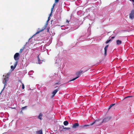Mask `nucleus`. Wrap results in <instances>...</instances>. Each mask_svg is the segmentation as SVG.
<instances>
[{
	"label": "nucleus",
	"instance_id": "1",
	"mask_svg": "<svg viewBox=\"0 0 134 134\" xmlns=\"http://www.w3.org/2000/svg\"><path fill=\"white\" fill-rule=\"evenodd\" d=\"M83 72V71L81 70H80L79 71L77 72L76 74V75L77 76V77L75 78L72 80H71L70 81H73L78 78L80 76V74Z\"/></svg>",
	"mask_w": 134,
	"mask_h": 134
},
{
	"label": "nucleus",
	"instance_id": "2",
	"mask_svg": "<svg viewBox=\"0 0 134 134\" xmlns=\"http://www.w3.org/2000/svg\"><path fill=\"white\" fill-rule=\"evenodd\" d=\"M102 122L101 121V120L100 119H99L98 120H96L92 124H90V125H92L94 124L95 123H96V124L97 125H100L101 123H102Z\"/></svg>",
	"mask_w": 134,
	"mask_h": 134
},
{
	"label": "nucleus",
	"instance_id": "3",
	"mask_svg": "<svg viewBox=\"0 0 134 134\" xmlns=\"http://www.w3.org/2000/svg\"><path fill=\"white\" fill-rule=\"evenodd\" d=\"M8 77L7 76H5V77L4 79L3 80V83L4 84V87L3 88L4 89L5 87V85L7 84V81H8Z\"/></svg>",
	"mask_w": 134,
	"mask_h": 134
},
{
	"label": "nucleus",
	"instance_id": "4",
	"mask_svg": "<svg viewBox=\"0 0 134 134\" xmlns=\"http://www.w3.org/2000/svg\"><path fill=\"white\" fill-rule=\"evenodd\" d=\"M129 18L131 19H133L134 18V10H132L131 12L129 14Z\"/></svg>",
	"mask_w": 134,
	"mask_h": 134
},
{
	"label": "nucleus",
	"instance_id": "5",
	"mask_svg": "<svg viewBox=\"0 0 134 134\" xmlns=\"http://www.w3.org/2000/svg\"><path fill=\"white\" fill-rule=\"evenodd\" d=\"M19 54L18 53H16L15 54L14 56V59L15 60L17 61H17L19 59Z\"/></svg>",
	"mask_w": 134,
	"mask_h": 134
},
{
	"label": "nucleus",
	"instance_id": "6",
	"mask_svg": "<svg viewBox=\"0 0 134 134\" xmlns=\"http://www.w3.org/2000/svg\"><path fill=\"white\" fill-rule=\"evenodd\" d=\"M59 87L57 89H56L54 90L52 93V94H53L52 96H51V97L53 98L55 96L56 93L59 90Z\"/></svg>",
	"mask_w": 134,
	"mask_h": 134
},
{
	"label": "nucleus",
	"instance_id": "7",
	"mask_svg": "<svg viewBox=\"0 0 134 134\" xmlns=\"http://www.w3.org/2000/svg\"><path fill=\"white\" fill-rule=\"evenodd\" d=\"M111 118L110 117H107L105 118L104 119L102 122H107Z\"/></svg>",
	"mask_w": 134,
	"mask_h": 134
},
{
	"label": "nucleus",
	"instance_id": "8",
	"mask_svg": "<svg viewBox=\"0 0 134 134\" xmlns=\"http://www.w3.org/2000/svg\"><path fill=\"white\" fill-rule=\"evenodd\" d=\"M108 45H107L104 47V55L105 57H106L107 55V51L108 47Z\"/></svg>",
	"mask_w": 134,
	"mask_h": 134
},
{
	"label": "nucleus",
	"instance_id": "9",
	"mask_svg": "<svg viewBox=\"0 0 134 134\" xmlns=\"http://www.w3.org/2000/svg\"><path fill=\"white\" fill-rule=\"evenodd\" d=\"M18 63V62L16 61L15 62V65H14V66H13V65L11 66V69L13 70L15 69V67H16V65H17Z\"/></svg>",
	"mask_w": 134,
	"mask_h": 134
},
{
	"label": "nucleus",
	"instance_id": "10",
	"mask_svg": "<svg viewBox=\"0 0 134 134\" xmlns=\"http://www.w3.org/2000/svg\"><path fill=\"white\" fill-rule=\"evenodd\" d=\"M79 125V124L78 123H75L72 126V128H76Z\"/></svg>",
	"mask_w": 134,
	"mask_h": 134
},
{
	"label": "nucleus",
	"instance_id": "11",
	"mask_svg": "<svg viewBox=\"0 0 134 134\" xmlns=\"http://www.w3.org/2000/svg\"><path fill=\"white\" fill-rule=\"evenodd\" d=\"M116 44L117 45H119L121 44L122 41L120 40H117L116 41Z\"/></svg>",
	"mask_w": 134,
	"mask_h": 134
},
{
	"label": "nucleus",
	"instance_id": "12",
	"mask_svg": "<svg viewBox=\"0 0 134 134\" xmlns=\"http://www.w3.org/2000/svg\"><path fill=\"white\" fill-rule=\"evenodd\" d=\"M36 133L37 134H43L42 131V130L37 131Z\"/></svg>",
	"mask_w": 134,
	"mask_h": 134
},
{
	"label": "nucleus",
	"instance_id": "13",
	"mask_svg": "<svg viewBox=\"0 0 134 134\" xmlns=\"http://www.w3.org/2000/svg\"><path fill=\"white\" fill-rule=\"evenodd\" d=\"M42 114L41 113H40L39 114V115L38 117V119H40V120H42Z\"/></svg>",
	"mask_w": 134,
	"mask_h": 134
},
{
	"label": "nucleus",
	"instance_id": "14",
	"mask_svg": "<svg viewBox=\"0 0 134 134\" xmlns=\"http://www.w3.org/2000/svg\"><path fill=\"white\" fill-rule=\"evenodd\" d=\"M63 124L64 125L66 126V125H67L69 123H68V122L67 121H64Z\"/></svg>",
	"mask_w": 134,
	"mask_h": 134
},
{
	"label": "nucleus",
	"instance_id": "15",
	"mask_svg": "<svg viewBox=\"0 0 134 134\" xmlns=\"http://www.w3.org/2000/svg\"><path fill=\"white\" fill-rule=\"evenodd\" d=\"M46 27V26H45V27H44V28L43 29H42V30H41L40 31H38L35 34H38L39 33V32H41V31H43L45 28Z\"/></svg>",
	"mask_w": 134,
	"mask_h": 134
},
{
	"label": "nucleus",
	"instance_id": "16",
	"mask_svg": "<svg viewBox=\"0 0 134 134\" xmlns=\"http://www.w3.org/2000/svg\"><path fill=\"white\" fill-rule=\"evenodd\" d=\"M62 127H63V129H66V130H70V128L64 127V126H62Z\"/></svg>",
	"mask_w": 134,
	"mask_h": 134
},
{
	"label": "nucleus",
	"instance_id": "17",
	"mask_svg": "<svg viewBox=\"0 0 134 134\" xmlns=\"http://www.w3.org/2000/svg\"><path fill=\"white\" fill-rule=\"evenodd\" d=\"M27 106H25L24 107H22L21 108V111H20V112L22 113V110H23L24 109H25L27 108Z\"/></svg>",
	"mask_w": 134,
	"mask_h": 134
},
{
	"label": "nucleus",
	"instance_id": "18",
	"mask_svg": "<svg viewBox=\"0 0 134 134\" xmlns=\"http://www.w3.org/2000/svg\"><path fill=\"white\" fill-rule=\"evenodd\" d=\"M90 125H82L81 126V127L82 128H84V127H87V126H90Z\"/></svg>",
	"mask_w": 134,
	"mask_h": 134
},
{
	"label": "nucleus",
	"instance_id": "19",
	"mask_svg": "<svg viewBox=\"0 0 134 134\" xmlns=\"http://www.w3.org/2000/svg\"><path fill=\"white\" fill-rule=\"evenodd\" d=\"M115 104H111L109 107V109H110L114 105H115Z\"/></svg>",
	"mask_w": 134,
	"mask_h": 134
},
{
	"label": "nucleus",
	"instance_id": "20",
	"mask_svg": "<svg viewBox=\"0 0 134 134\" xmlns=\"http://www.w3.org/2000/svg\"><path fill=\"white\" fill-rule=\"evenodd\" d=\"M38 63L39 64H40L42 63V62H41V61L40 59V58L38 56Z\"/></svg>",
	"mask_w": 134,
	"mask_h": 134
},
{
	"label": "nucleus",
	"instance_id": "21",
	"mask_svg": "<svg viewBox=\"0 0 134 134\" xmlns=\"http://www.w3.org/2000/svg\"><path fill=\"white\" fill-rule=\"evenodd\" d=\"M111 41V39H109L108 40H107L106 42V43L107 44L110 41Z\"/></svg>",
	"mask_w": 134,
	"mask_h": 134
},
{
	"label": "nucleus",
	"instance_id": "22",
	"mask_svg": "<svg viewBox=\"0 0 134 134\" xmlns=\"http://www.w3.org/2000/svg\"><path fill=\"white\" fill-rule=\"evenodd\" d=\"M22 83V88L23 89L25 88L24 85V84L23 83Z\"/></svg>",
	"mask_w": 134,
	"mask_h": 134
},
{
	"label": "nucleus",
	"instance_id": "23",
	"mask_svg": "<svg viewBox=\"0 0 134 134\" xmlns=\"http://www.w3.org/2000/svg\"><path fill=\"white\" fill-rule=\"evenodd\" d=\"M59 0H55V3L57 4Z\"/></svg>",
	"mask_w": 134,
	"mask_h": 134
},
{
	"label": "nucleus",
	"instance_id": "24",
	"mask_svg": "<svg viewBox=\"0 0 134 134\" xmlns=\"http://www.w3.org/2000/svg\"><path fill=\"white\" fill-rule=\"evenodd\" d=\"M24 49V48H23V49H21L20 50V52L21 53L23 51V49Z\"/></svg>",
	"mask_w": 134,
	"mask_h": 134
},
{
	"label": "nucleus",
	"instance_id": "25",
	"mask_svg": "<svg viewBox=\"0 0 134 134\" xmlns=\"http://www.w3.org/2000/svg\"><path fill=\"white\" fill-rule=\"evenodd\" d=\"M55 4H56V3H54L53 5V6L52 7V8H54V7H55Z\"/></svg>",
	"mask_w": 134,
	"mask_h": 134
},
{
	"label": "nucleus",
	"instance_id": "26",
	"mask_svg": "<svg viewBox=\"0 0 134 134\" xmlns=\"http://www.w3.org/2000/svg\"><path fill=\"white\" fill-rule=\"evenodd\" d=\"M60 84V83H59V82H58L55 83V85H59V84Z\"/></svg>",
	"mask_w": 134,
	"mask_h": 134
},
{
	"label": "nucleus",
	"instance_id": "27",
	"mask_svg": "<svg viewBox=\"0 0 134 134\" xmlns=\"http://www.w3.org/2000/svg\"><path fill=\"white\" fill-rule=\"evenodd\" d=\"M50 17H48V20H47V22H48V21H49V20H50Z\"/></svg>",
	"mask_w": 134,
	"mask_h": 134
},
{
	"label": "nucleus",
	"instance_id": "28",
	"mask_svg": "<svg viewBox=\"0 0 134 134\" xmlns=\"http://www.w3.org/2000/svg\"><path fill=\"white\" fill-rule=\"evenodd\" d=\"M54 8L52 7L51 8V12H52V11L53 10Z\"/></svg>",
	"mask_w": 134,
	"mask_h": 134
},
{
	"label": "nucleus",
	"instance_id": "29",
	"mask_svg": "<svg viewBox=\"0 0 134 134\" xmlns=\"http://www.w3.org/2000/svg\"><path fill=\"white\" fill-rule=\"evenodd\" d=\"M52 12H51V13L49 14V17H50V16L52 15Z\"/></svg>",
	"mask_w": 134,
	"mask_h": 134
},
{
	"label": "nucleus",
	"instance_id": "30",
	"mask_svg": "<svg viewBox=\"0 0 134 134\" xmlns=\"http://www.w3.org/2000/svg\"><path fill=\"white\" fill-rule=\"evenodd\" d=\"M66 22L67 23L69 24V21L68 20H66Z\"/></svg>",
	"mask_w": 134,
	"mask_h": 134
},
{
	"label": "nucleus",
	"instance_id": "31",
	"mask_svg": "<svg viewBox=\"0 0 134 134\" xmlns=\"http://www.w3.org/2000/svg\"><path fill=\"white\" fill-rule=\"evenodd\" d=\"M114 37H111V38L113 39L114 38Z\"/></svg>",
	"mask_w": 134,
	"mask_h": 134
},
{
	"label": "nucleus",
	"instance_id": "32",
	"mask_svg": "<svg viewBox=\"0 0 134 134\" xmlns=\"http://www.w3.org/2000/svg\"><path fill=\"white\" fill-rule=\"evenodd\" d=\"M131 1H132L133 3H134V0H131Z\"/></svg>",
	"mask_w": 134,
	"mask_h": 134
},
{
	"label": "nucleus",
	"instance_id": "33",
	"mask_svg": "<svg viewBox=\"0 0 134 134\" xmlns=\"http://www.w3.org/2000/svg\"><path fill=\"white\" fill-rule=\"evenodd\" d=\"M47 31L48 32H49V29H47Z\"/></svg>",
	"mask_w": 134,
	"mask_h": 134
},
{
	"label": "nucleus",
	"instance_id": "34",
	"mask_svg": "<svg viewBox=\"0 0 134 134\" xmlns=\"http://www.w3.org/2000/svg\"><path fill=\"white\" fill-rule=\"evenodd\" d=\"M130 97V96H128V97H125V98H127V97Z\"/></svg>",
	"mask_w": 134,
	"mask_h": 134
},
{
	"label": "nucleus",
	"instance_id": "35",
	"mask_svg": "<svg viewBox=\"0 0 134 134\" xmlns=\"http://www.w3.org/2000/svg\"><path fill=\"white\" fill-rule=\"evenodd\" d=\"M57 87H58V86H56V87H55V88H57Z\"/></svg>",
	"mask_w": 134,
	"mask_h": 134
},
{
	"label": "nucleus",
	"instance_id": "36",
	"mask_svg": "<svg viewBox=\"0 0 134 134\" xmlns=\"http://www.w3.org/2000/svg\"><path fill=\"white\" fill-rule=\"evenodd\" d=\"M86 71H84V72H85Z\"/></svg>",
	"mask_w": 134,
	"mask_h": 134
}]
</instances>
